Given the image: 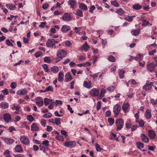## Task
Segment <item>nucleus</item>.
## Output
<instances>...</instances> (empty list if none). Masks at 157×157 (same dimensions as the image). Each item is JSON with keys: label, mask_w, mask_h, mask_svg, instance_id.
<instances>
[{"label": "nucleus", "mask_w": 157, "mask_h": 157, "mask_svg": "<svg viewBox=\"0 0 157 157\" xmlns=\"http://www.w3.org/2000/svg\"><path fill=\"white\" fill-rule=\"evenodd\" d=\"M6 6L8 9L11 10H13L16 8L15 6L13 4H7L6 5Z\"/></svg>", "instance_id": "2f4dec72"}, {"label": "nucleus", "mask_w": 157, "mask_h": 157, "mask_svg": "<svg viewBox=\"0 0 157 157\" xmlns=\"http://www.w3.org/2000/svg\"><path fill=\"white\" fill-rule=\"evenodd\" d=\"M56 139L59 141H61L63 140V136L60 134H58L56 136Z\"/></svg>", "instance_id": "a18cd8bd"}, {"label": "nucleus", "mask_w": 157, "mask_h": 157, "mask_svg": "<svg viewBox=\"0 0 157 157\" xmlns=\"http://www.w3.org/2000/svg\"><path fill=\"white\" fill-rule=\"evenodd\" d=\"M115 89V87L114 86H110L107 88V90L110 92H112Z\"/></svg>", "instance_id": "864d4df0"}, {"label": "nucleus", "mask_w": 157, "mask_h": 157, "mask_svg": "<svg viewBox=\"0 0 157 157\" xmlns=\"http://www.w3.org/2000/svg\"><path fill=\"white\" fill-rule=\"evenodd\" d=\"M27 91L25 89L19 90L17 92V94L18 95H25L27 94Z\"/></svg>", "instance_id": "6ab92c4d"}, {"label": "nucleus", "mask_w": 157, "mask_h": 157, "mask_svg": "<svg viewBox=\"0 0 157 157\" xmlns=\"http://www.w3.org/2000/svg\"><path fill=\"white\" fill-rule=\"evenodd\" d=\"M106 92V90L104 89H102L101 90L100 96L101 97H103L104 96Z\"/></svg>", "instance_id": "3c124183"}, {"label": "nucleus", "mask_w": 157, "mask_h": 157, "mask_svg": "<svg viewBox=\"0 0 157 157\" xmlns=\"http://www.w3.org/2000/svg\"><path fill=\"white\" fill-rule=\"evenodd\" d=\"M129 105L128 103L124 104L122 106V109L124 112H128L129 110Z\"/></svg>", "instance_id": "ddd939ff"}, {"label": "nucleus", "mask_w": 157, "mask_h": 157, "mask_svg": "<svg viewBox=\"0 0 157 157\" xmlns=\"http://www.w3.org/2000/svg\"><path fill=\"white\" fill-rule=\"evenodd\" d=\"M81 27H75L74 29V30H75V32L76 33H78V34H80V30L81 29Z\"/></svg>", "instance_id": "de8ad7c7"}, {"label": "nucleus", "mask_w": 157, "mask_h": 157, "mask_svg": "<svg viewBox=\"0 0 157 157\" xmlns=\"http://www.w3.org/2000/svg\"><path fill=\"white\" fill-rule=\"evenodd\" d=\"M153 82H151L148 84H147L143 86V89L146 90H151L153 85Z\"/></svg>", "instance_id": "9b49d317"}, {"label": "nucleus", "mask_w": 157, "mask_h": 157, "mask_svg": "<svg viewBox=\"0 0 157 157\" xmlns=\"http://www.w3.org/2000/svg\"><path fill=\"white\" fill-rule=\"evenodd\" d=\"M51 61L50 58L49 57H45L44 58V61L49 63Z\"/></svg>", "instance_id": "13d9d810"}, {"label": "nucleus", "mask_w": 157, "mask_h": 157, "mask_svg": "<svg viewBox=\"0 0 157 157\" xmlns=\"http://www.w3.org/2000/svg\"><path fill=\"white\" fill-rule=\"evenodd\" d=\"M66 54L65 50L63 49L60 50L58 52L57 56L58 57L62 58L66 56Z\"/></svg>", "instance_id": "423d86ee"}, {"label": "nucleus", "mask_w": 157, "mask_h": 157, "mask_svg": "<svg viewBox=\"0 0 157 157\" xmlns=\"http://www.w3.org/2000/svg\"><path fill=\"white\" fill-rule=\"evenodd\" d=\"M20 140L21 142L25 145H28L29 143V140L26 136H21Z\"/></svg>", "instance_id": "39448f33"}, {"label": "nucleus", "mask_w": 157, "mask_h": 157, "mask_svg": "<svg viewBox=\"0 0 157 157\" xmlns=\"http://www.w3.org/2000/svg\"><path fill=\"white\" fill-rule=\"evenodd\" d=\"M10 151L8 150H6L4 153V154L6 157H10Z\"/></svg>", "instance_id": "37998d69"}, {"label": "nucleus", "mask_w": 157, "mask_h": 157, "mask_svg": "<svg viewBox=\"0 0 157 157\" xmlns=\"http://www.w3.org/2000/svg\"><path fill=\"white\" fill-rule=\"evenodd\" d=\"M5 142L8 144H11L14 143V140L13 139L9 138H6L4 139Z\"/></svg>", "instance_id": "2eb2a0df"}, {"label": "nucleus", "mask_w": 157, "mask_h": 157, "mask_svg": "<svg viewBox=\"0 0 157 157\" xmlns=\"http://www.w3.org/2000/svg\"><path fill=\"white\" fill-rule=\"evenodd\" d=\"M140 20L143 22L142 25L143 26H146L149 24V22L148 21L143 19L142 17L141 18Z\"/></svg>", "instance_id": "c756f323"}, {"label": "nucleus", "mask_w": 157, "mask_h": 157, "mask_svg": "<svg viewBox=\"0 0 157 157\" xmlns=\"http://www.w3.org/2000/svg\"><path fill=\"white\" fill-rule=\"evenodd\" d=\"M90 93L91 95L94 96H97L98 95L99 91L96 88H93L90 91Z\"/></svg>", "instance_id": "1a4fd4ad"}, {"label": "nucleus", "mask_w": 157, "mask_h": 157, "mask_svg": "<svg viewBox=\"0 0 157 157\" xmlns=\"http://www.w3.org/2000/svg\"><path fill=\"white\" fill-rule=\"evenodd\" d=\"M76 145V143L74 141L66 142L64 144L66 147L71 148L74 147Z\"/></svg>", "instance_id": "0eeeda50"}, {"label": "nucleus", "mask_w": 157, "mask_h": 157, "mask_svg": "<svg viewBox=\"0 0 157 157\" xmlns=\"http://www.w3.org/2000/svg\"><path fill=\"white\" fill-rule=\"evenodd\" d=\"M52 114L50 113H48L43 115V117L46 118H49L51 117Z\"/></svg>", "instance_id": "e433bc0d"}, {"label": "nucleus", "mask_w": 157, "mask_h": 157, "mask_svg": "<svg viewBox=\"0 0 157 157\" xmlns=\"http://www.w3.org/2000/svg\"><path fill=\"white\" fill-rule=\"evenodd\" d=\"M68 4L70 6V8L74 9L76 5V2L75 0H69L68 1Z\"/></svg>", "instance_id": "f8f14e48"}, {"label": "nucleus", "mask_w": 157, "mask_h": 157, "mask_svg": "<svg viewBox=\"0 0 157 157\" xmlns=\"http://www.w3.org/2000/svg\"><path fill=\"white\" fill-rule=\"evenodd\" d=\"M115 123L117 127V130H120L124 126V122L123 119L119 118L116 121Z\"/></svg>", "instance_id": "f257e3e1"}, {"label": "nucleus", "mask_w": 157, "mask_h": 157, "mask_svg": "<svg viewBox=\"0 0 157 157\" xmlns=\"http://www.w3.org/2000/svg\"><path fill=\"white\" fill-rule=\"evenodd\" d=\"M6 43L9 46H11L13 47V44L11 43L9 40H6Z\"/></svg>", "instance_id": "052dcab7"}, {"label": "nucleus", "mask_w": 157, "mask_h": 157, "mask_svg": "<svg viewBox=\"0 0 157 157\" xmlns=\"http://www.w3.org/2000/svg\"><path fill=\"white\" fill-rule=\"evenodd\" d=\"M95 7L94 5L92 6L90 8L89 12L91 13H93L94 10L95 9Z\"/></svg>", "instance_id": "69168bd1"}, {"label": "nucleus", "mask_w": 157, "mask_h": 157, "mask_svg": "<svg viewBox=\"0 0 157 157\" xmlns=\"http://www.w3.org/2000/svg\"><path fill=\"white\" fill-rule=\"evenodd\" d=\"M121 110V107L118 104L115 105L113 108V112L115 114V117L119 114Z\"/></svg>", "instance_id": "7ed1b4c3"}, {"label": "nucleus", "mask_w": 157, "mask_h": 157, "mask_svg": "<svg viewBox=\"0 0 157 157\" xmlns=\"http://www.w3.org/2000/svg\"><path fill=\"white\" fill-rule=\"evenodd\" d=\"M60 120V118H56L55 119L54 123H55L57 125H59V124H61Z\"/></svg>", "instance_id": "49530a36"}, {"label": "nucleus", "mask_w": 157, "mask_h": 157, "mask_svg": "<svg viewBox=\"0 0 157 157\" xmlns=\"http://www.w3.org/2000/svg\"><path fill=\"white\" fill-rule=\"evenodd\" d=\"M10 87L13 89H15L17 87V84L16 83L14 82H12L10 85Z\"/></svg>", "instance_id": "680f3d73"}, {"label": "nucleus", "mask_w": 157, "mask_h": 157, "mask_svg": "<svg viewBox=\"0 0 157 157\" xmlns=\"http://www.w3.org/2000/svg\"><path fill=\"white\" fill-rule=\"evenodd\" d=\"M143 59V55L141 54H139L138 56H137L136 60L140 62Z\"/></svg>", "instance_id": "c03bdc74"}, {"label": "nucleus", "mask_w": 157, "mask_h": 157, "mask_svg": "<svg viewBox=\"0 0 157 157\" xmlns=\"http://www.w3.org/2000/svg\"><path fill=\"white\" fill-rule=\"evenodd\" d=\"M79 8L82 10H86L87 9V6L83 3H81L79 4Z\"/></svg>", "instance_id": "393cba45"}, {"label": "nucleus", "mask_w": 157, "mask_h": 157, "mask_svg": "<svg viewBox=\"0 0 157 157\" xmlns=\"http://www.w3.org/2000/svg\"><path fill=\"white\" fill-rule=\"evenodd\" d=\"M58 80L59 81L61 82L63 80L64 74L63 72H60L58 76Z\"/></svg>", "instance_id": "a211bd4d"}, {"label": "nucleus", "mask_w": 157, "mask_h": 157, "mask_svg": "<svg viewBox=\"0 0 157 157\" xmlns=\"http://www.w3.org/2000/svg\"><path fill=\"white\" fill-rule=\"evenodd\" d=\"M3 117L5 122L7 123L10 122L11 121V116L9 113H5L3 115Z\"/></svg>", "instance_id": "20e7f679"}, {"label": "nucleus", "mask_w": 157, "mask_h": 157, "mask_svg": "<svg viewBox=\"0 0 157 157\" xmlns=\"http://www.w3.org/2000/svg\"><path fill=\"white\" fill-rule=\"evenodd\" d=\"M42 66L46 72L48 71L49 69L48 68V66L46 64H43Z\"/></svg>", "instance_id": "8fccbe9b"}, {"label": "nucleus", "mask_w": 157, "mask_h": 157, "mask_svg": "<svg viewBox=\"0 0 157 157\" xmlns=\"http://www.w3.org/2000/svg\"><path fill=\"white\" fill-rule=\"evenodd\" d=\"M140 31V29L138 28L134 30L131 31V33L133 36H137L139 35Z\"/></svg>", "instance_id": "f3484780"}, {"label": "nucleus", "mask_w": 157, "mask_h": 157, "mask_svg": "<svg viewBox=\"0 0 157 157\" xmlns=\"http://www.w3.org/2000/svg\"><path fill=\"white\" fill-rule=\"evenodd\" d=\"M57 41H56L53 39H50L47 40L46 44L47 47H53L54 46L55 43H58Z\"/></svg>", "instance_id": "f03ea898"}, {"label": "nucleus", "mask_w": 157, "mask_h": 157, "mask_svg": "<svg viewBox=\"0 0 157 157\" xmlns=\"http://www.w3.org/2000/svg\"><path fill=\"white\" fill-rule=\"evenodd\" d=\"M111 4L112 5L115 7H118L119 6V4L116 1H114L111 2Z\"/></svg>", "instance_id": "79ce46f5"}, {"label": "nucleus", "mask_w": 157, "mask_h": 157, "mask_svg": "<svg viewBox=\"0 0 157 157\" xmlns=\"http://www.w3.org/2000/svg\"><path fill=\"white\" fill-rule=\"evenodd\" d=\"M63 19L65 21H68L71 20V18L70 15L67 13H65L62 17Z\"/></svg>", "instance_id": "dca6fc26"}, {"label": "nucleus", "mask_w": 157, "mask_h": 157, "mask_svg": "<svg viewBox=\"0 0 157 157\" xmlns=\"http://www.w3.org/2000/svg\"><path fill=\"white\" fill-rule=\"evenodd\" d=\"M9 130L10 132H11L13 131H16V129L13 126H10L9 127Z\"/></svg>", "instance_id": "e2e57ef3"}, {"label": "nucleus", "mask_w": 157, "mask_h": 157, "mask_svg": "<svg viewBox=\"0 0 157 157\" xmlns=\"http://www.w3.org/2000/svg\"><path fill=\"white\" fill-rule=\"evenodd\" d=\"M51 71L53 73H56L59 71L58 67L56 66H54L52 67L51 68Z\"/></svg>", "instance_id": "7c9ffc66"}, {"label": "nucleus", "mask_w": 157, "mask_h": 157, "mask_svg": "<svg viewBox=\"0 0 157 157\" xmlns=\"http://www.w3.org/2000/svg\"><path fill=\"white\" fill-rule=\"evenodd\" d=\"M101 105V102L100 101H98L97 103V106L96 107L97 109L98 110H99L100 109Z\"/></svg>", "instance_id": "0e129e2a"}, {"label": "nucleus", "mask_w": 157, "mask_h": 157, "mask_svg": "<svg viewBox=\"0 0 157 157\" xmlns=\"http://www.w3.org/2000/svg\"><path fill=\"white\" fill-rule=\"evenodd\" d=\"M16 152L19 153H21L23 152V150L22 149L21 145H17L15 148Z\"/></svg>", "instance_id": "4be33fe9"}, {"label": "nucleus", "mask_w": 157, "mask_h": 157, "mask_svg": "<svg viewBox=\"0 0 157 157\" xmlns=\"http://www.w3.org/2000/svg\"><path fill=\"white\" fill-rule=\"evenodd\" d=\"M89 49V47L87 44H84L82 46V47L79 48L80 50H84L85 52L87 51Z\"/></svg>", "instance_id": "b1692460"}, {"label": "nucleus", "mask_w": 157, "mask_h": 157, "mask_svg": "<svg viewBox=\"0 0 157 157\" xmlns=\"http://www.w3.org/2000/svg\"><path fill=\"white\" fill-rule=\"evenodd\" d=\"M41 124L42 126L44 127H45V125L46 124V120L44 119H41Z\"/></svg>", "instance_id": "bf43d9fd"}, {"label": "nucleus", "mask_w": 157, "mask_h": 157, "mask_svg": "<svg viewBox=\"0 0 157 157\" xmlns=\"http://www.w3.org/2000/svg\"><path fill=\"white\" fill-rule=\"evenodd\" d=\"M42 144L43 145L45 148L48 149L49 147V141L48 140H45L43 141Z\"/></svg>", "instance_id": "72a5a7b5"}, {"label": "nucleus", "mask_w": 157, "mask_h": 157, "mask_svg": "<svg viewBox=\"0 0 157 157\" xmlns=\"http://www.w3.org/2000/svg\"><path fill=\"white\" fill-rule=\"evenodd\" d=\"M142 6L139 4H136L132 6V8L135 10H139L140 9Z\"/></svg>", "instance_id": "c85d7f7f"}, {"label": "nucleus", "mask_w": 157, "mask_h": 157, "mask_svg": "<svg viewBox=\"0 0 157 157\" xmlns=\"http://www.w3.org/2000/svg\"><path fill=\"white\" fill-rule=\"evenodd\" d=\"M141 138L143 141L144 142L147 143L149 142L148 138L144 134H141Z\"/></svg>", "instance_id": "5701e85b"}, {"label": "nucleus", "mask_w": 157, "mask_h": 157, "mask_svg": "<svg viewBox=\"0 0 157 157\" xmlns=\"http://www.w3.org/2000/svg\"><path fill=\"white\" fill-rule=\"evenodd\" d=\"M70 28L69 26L66 25L63 26L62 29V31L63 33H66L67 31L70 30Z\"/></svg>", "instance_id": "a878e982"}, {"label": "nucleus", "mask_w": 157, "mask_h": 157, "mask_svg": "<svg viewBox=\"0 0 157 157\" xmlns=\"http://www.w3.org/2000/svg\"><path fill=\"white\" fill-rule=\"evenodd\" d=\"M27 119L30 122H32L33 121L34 119V118L31 115H28L27 117Z\"/></svg>", "instance_id": "09e8293b"}, {"label": "nucleus", "mask_w": 157, "mask_h": 157, "mask_svg": "<svg viewBox=\"0 0 157 157\" xmlns=\"http://www.w3.org/2000/svg\"><path fill=\"white\" fill-rule=\"evenodd\" d=\"M95 147L96 150L98 151H100L102 149L100 147V146L97 144H95Z\"/></svg>", "instance_id": "6e6d98bb"}, {"label": "nucleus", "mask_w": 157, "mask_h": 157, "mask_svg": "<svg viewBox=\"0 0 157 157\" xmlns=\"http://www.w3.org/2000/svg\"><path fill=\"white\" fill-rule=\"evenodd\" d=\"M148 136L151 139H154L156 136L155 131L152 130H149L148 131Z\"/></svg>", "instance_id": "9d476101"}, {"label": "nucleus", "mask_w": 157, "mask_h": 157, "mask_svg": "<svg viewBox=\"0 0 157 157\" xmlns=\"http://www.w3.org/2000/svg\"><path fill=\"white\" fill-rule=\"evenodd\" d=\"M49 91H53V88L52 86H48L44 90V92H47Z\"/></svg>", "instance_id": "a19ab883"}, {"label": "nucleus", "mask_w": 157, "mask_h": 157, "mask_svg": "<svg viewBox=\"0 0 157 157\" xmlns=\"http://www.w3.org/2000/svg\"><path fill=\"white\" fill-rule=\"evenodd\" d=\"M136 144L137 147L139 149L141 150L142 148H143L144 147V144L140 142H137Z\"/></svg>", "instance_id": "473e14b6"}, {"label": "nucleus", "mask_w": 157, "mask_h": 157, "mask_svg": "<svg viewBox=\"0 0 157 157\" xmlns=\"http://www.w3.org/2000/svg\"><path fill=\"white\" fill-rule=\"evenodd\" d=\"M52 101V100H51L47 98H45L44 99V104L46 106L48 105L50 103L51 101Z\"/></svg>", "instance_id": "ea45409f"}, {"label": "nucleus", "mask_w": 157, "mask_h": 157, "mask_svg": "<svg viewBox=\"0 0 157 157\" xmlns=\"http://www.w3.org/2000/svg\"><path fill=\"white\" fill-rule=\"evenodd\" d=\"M116 12L119 15L121 16L124 13V11L122 9H121L117 10Z\"/></svg>", "instance_id": "4c0bfd02"}, {"label": "nucleus", "mask_w": 157, "mask_h": 157, "mask_svg": "<svg viewBox=\"0 0 157 157\" xmlns=\"http://www.w3.org/2000/svg\"><path fill=\"white\" fill-rule=\"evenodd\" d=\"M108 59L110 62H115V58L112 55H111L109 56Z\"/></svg>", "instance_id": "58836bf2"}, {"label": "nucleus", "mask_w": 157, "mask_h": 157, "mask_svg": "<svg viewBox=\"0 0 157 157\" xmlns=\"http://www.w3.org/2000/svg\"><path fill=\"white\" fill-rule=\"evenodd\" d=\"M108 121L110 125H112L114 123V120L111 118H109L108 119Z\"/></svg>", "instance_id": "5fc2aeb1"}, {"label": "nucleus", "mask_w": 157, "mask_h": 157, "mask_svg": "<svg viewBox=\"0 0 157 157\" xmlns=\"http://www.w3.org/2000/svg\"><path fill=\"white\" fill-rule=\"evenodd\" d=\"M9 107L8 103L5 102H2L0 104V107L6 109Z\"/></svg>", "instance_id": "412c9836"}, {"label": "nucleus", "mask_w": 157, "mask_h": 157, "mask_svg": "<svg viewBox=\"0 0 157 157\" xmlns=\"http://www.w3.org/2000/svg\"><path fill=\"white\" fill-rule=\"evenodd\" d=\"M151 101L153 105H156L157 104V99L155 100L154 99L152 98L151 99Z\"/></svg>", "instance_id": "338daca9"}, {"label": "nucleus", "mask_w": 157, "mask_h": 157, "mask_svg": "<svg viewBox=\"0 0 157 157\" xmlns=\"http://www.w3.org/2000/svg\"><path fill=\"white\" fill-rule=\"evenodd\" d=\"M135 17V16H133V17L128 16L126 17L125 18V19L126 21H127L129 22H131L132 20V17Z\"/></svg>", "instance_id": "603ef678"}, {"label": "nucleus", "mask_w": 157, "mask_h": 157, "mask_svg": "<svg viewBox=\"0 0 157 157\" xmlns=\"http://www.w3.org/2000/svg\"><path fill=\"white\" fill-rule=\"evenodd\" d=\"M86 59L85 56H80L78 58V60L80 61H82Z\"/></svg>", "instance_id": "4d7b16f0"}, {"label": "nucleus", "mask_w": 157, "mask_h": 157, "mask_svg": "<svg viewBox=\"0 0 157 157\" xmlns=\"http://www.w3.org/2000/svg\"><path fill=\"white\" fill-rule=\"evenodd\" d=\"M125 71L124 70H119V75L120 78H122L124 77V75Z\"/></svg>", "instance_id": "c9c22d12"}, {"label": "nucleus", "mask_w": 157, "mask_h": 157, "mask_svg": "<svg viewBox=\"0 0 157 157\" xmlns=\"http://www.w3.org/2000/svg\"><path fill=\"white\" fill-rule=\"evenodd\" d=\"M76 15H78L80 17H82L83 15L82 14V11L79 10H77L76 13H73Z\"/></svg>", "instance_id": "f704fd0d"}, {"label": "nucleus", "mask_w": 157, "mask_h": 157, "mask_svg": "<svg viewBox=\"0 0 157 157\" xmlns=\"http://www.w3.org/2000/svg\"><path fill=\"white\" fill-rule=\"evenodd\" d=\"M91 82L89 81L87 82L86 81H84L83 82V86L87 88H90L91 87Z\"/></svg>", "instance_id": "cd10ccee"}, {"label": "nucleus", "mask_w": 157, "mask_h": 157, "mask_svg": "<svg viewBox=\"0 0 157 157\" xmlns=\"http://www.w3.org/2000/svg\"><path fill=\"white\" fill-rule=\"evenodd\" d=\"M155 66L154 63H151L147 65V69L149 71L152 72L154 71Z\"/></svg>", "instance_id": "6e6552de"}, {"label": "nucleus", "mask_w": 157, "mask_h": 157, "mask_svg": "<svg viewBox=\"0 0 157 157\" xmlns=\"http://www.w3.org/2000/svg\"><path fill=\"white\" fill-rule=\"evenodd\" d=\"M145 117L147 119H150L151 117V111L149 109H147L145 114Z\"/></svg>", "instance_id": "aec40b11"}, {"label": "nucleus", "mask_w": 157, "mask_h": 157, "mask_svg": "<svg viewBox=\"0 0 157 157\" xmlns=\"http://www.w3.org/2000/svg\"><path fill=\"white\" fill-rule=\"evenodd\" d=\"M139 124L140 127H142L144 126V121L143 120H141L139 122Z\"/></svg>", "instance_id": "774afa93"}, {"label": "nucleus", "mask_w": 157, "mask_h": 157, "mask_svg": "<svg viewBox=\"0 0 157 157\" xmlns=\"http://www.w3.org/2000/svg\"><path fill=\"white\" fill-rule=\"evenodd\" d=\"M39 128L36 123H33L31 126V130L32 131H36L38 130Z\"/></svg>", "instance_id": "bb28decb"}, {"label": "nucleus", "mask_w": 157, "mask_h": 157, "mask_svg": "<svg viewBox=\"0 0 157 157\" xmlns=\"http://www.w3.org/2000/svg\"><path fill=\"white\" fill-rule=\"evenodd\" d=\"M73 79L70 72L67 73L65 75V81L68 82Z\"/></svg>", "instance_id": "4468645a"}]
</instances>
